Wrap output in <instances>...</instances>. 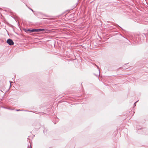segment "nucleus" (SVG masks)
Returning a JSON list of instances; mask_svg holds the SVG:
<instances>
[{"instance_id":"423d86ee","label":"nucleus","mask_w":148,"mask_h":148,"mask_svg":"<svg viewBox=\"0 0 148 148\" xmlns=\"http://www.w3.org/2000/svg\"><path fill=\"white\" fill-rule=\"evenodd\" d=\"M16 111H20L21 110L19 109V110H18V109H16Z\"/></svg>"},{"instance_id":"0eeeda50","label":"nucleus","mask_w":148,"mask_h":148,"mask_svg":"<svg viewBox=\"0 0 148 148\" xmlns=\"http://www.w3.org/2000/svg\"><path fill=\"white\" fill-rule=\"evenodd\" d=\"M96 66L97 67V68L98 69H99V67H98L97 65H96Z\"/></svg>"},{"instance_id":"6e6552de","label":"nucleus","mask_w":148,"mask_h":148,"mask_svg":"<svg viewBox=\"0 0 148 148\" xmlns=\"http://www.w3.org/2000/svg\"><path fill=\"white\" fill-rule=\"evenodd\" d=\"M30 10L32 11H33V10L32 9H30Z\"/></svg>"},{"instance_id":"39448f33","label":"nucleus","mask_w":148,"mask_h":148,"mask_svg":"<svg viewBox=\"0 0 148 148\" xmlns=\"http://www.w3.org/2000/svg\"><path fill=\"white\" fill-rule=\"evenodd\" d=\"M138 101H136V102H135V103H134V106H136V102H137Z\"/></svg>"},{"instance_id":"1a4fd4ad","label":"nucleus","mask_w":148,"mask_h":148,"mask_svg":"<svg viewBox=\"0 0 148 148\" xmlns=\"http://www.w3.org/2000/svg\"><path fill=\"white\" fill-rule=\"evenodd\" d=\"M30 148H31V146H30Z\"/></svg>"},{"instance_id":"f03ea898","label":"nucleus","mask_w":148,"mask_h":148,"mask_svg":"<svg viewBox=\"0 0 148 148\" xmlns=\"http://www.w3.org/2000/svg\"><path fill=\"white\" fill-rule=\"evenodd\" d=\"M7 42L8 44L10 45H13L14 43L13 40L10 39H8L7 41Z\"/></svg>"},{"instance_id":"20e7f679","label":"nucleus","mask_w":148,"mask_h":148,"mask_svg":"<svg viewBox=\"0 0 148 148\" xmlns=\"http://www.w3.org/2000/svg\"><path fill=\"white\" fill-rule=\"evenodd\" d=\"M36 32V29H31V32Z\"/></svg>"},{"instance_id":"f257e3e1","label":"nucleus","mask_w":148,"mask_h":148,"mask_svg":"<svg viewBox=\"0 0 148 148\" xmlns=\"http://www.w3.org/2000/svg\"><path fill=\"white\" fill-rule=\"evenodd\" d=\"M36 32H38L41 31H43V33H48V30L47 29H36Z\"/></svg>"},{"instance_id":"7ed1b4c3","label":"nucleus","mask_w":148,"mask_h":148,"mask_svg":"<svg viewBox=\"0 0 148 148\" xmlns=\"http://www.w3.org/2000/svg\"><path fill=\"white\" fill-rule=\"evenodd\" d=\"M31 29H24L25 31L27 32V33L28 32H29L30 33H31Z\"/></svg>"}]
</instances>
